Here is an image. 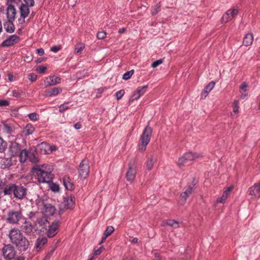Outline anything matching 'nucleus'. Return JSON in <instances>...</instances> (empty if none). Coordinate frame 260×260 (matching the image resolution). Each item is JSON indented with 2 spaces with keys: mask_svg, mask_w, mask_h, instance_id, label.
I'll return each mask as SVG.
<instances>
[{
  "mask_svg": "<svg viewBox=\"0 0 260 260\" xmlns=\"http://www.w3.org/2000/svg\"><path fill=\"white\" fill-rule=\"evenodd\" d=\"M9 236L11 241L20 250H25L27 249L28 242L19 229L16 228L12 229L9 232Z\"/></svg>",
  "mask_w": 260,
  "mask_h": 260,
  "instance_id": "f257e3e1",
  "label": "nucleus"
},
{
  "mask_svg": "<svg viewBox=\"0 0 260 260\" xmlns=\"http://www.w3.org/2000/svg\"><path fill=\"white\" fill-rule=\"evenodd\" d=\"M34 169L36 170L38 180L39 182L49 183L52 181L54 176L52 174L53 168L51 166H49L48 168L44 166L42 168L34 167Z\"/></svg>",
  "mask_w": 260,
  "mask_h": 260,
  "instance_id": "f03ea898",
  "label": "nucleus"
},
{
  "mask_svg": "<svg viewBox=\"0 0 260 260\" xmlns=\"http://www.w3.org/2000/svg\"><path fill=\"white\" fill-rule=\"evenodd\" d=\"M25 219L21 211L10 210L7 215V222L12 224H19V222Z\"/></svg>",
  "mask_w": 260,
  "mask_h": 260,
  "instance_id": "7ed1b4c3",
  "label": "nucleus"
},
{
  "mask_svg": "<svg viewBox=\"0 0 260 260\" xmlns=\"http://www.w3.org/2000/svg\"><path fill=\"white\" fill-rule=\"evenodd\" d=\"M152 133V128L149 125L146 126L141 136L140 143L139 145V150L141 151L145 150L146 146L150 142Z\"/></svg>",
  "mask_w": 260,
  "mask_h": 260,
  "instance_id": "20e7f679",
  "label": "nucleus"
},
{
  "mask_svg": "<svg viewBox=\"0 0 260 260\" xmlns=\"http://www.w3.org/2000/svg\"><path fill=\"white\" fill-rule=\"evenodd\" d=\"M200 155L197 153L188 152L185 153L182 156L178 159V165L181 167L184 165H188L196 158H199Z\"/></svg>",
  "mask_w": 260,
  "mask_h": 260,
  "instance_id": "39448f33",
  "label": "nucleus"
},
{
  "mask_svg": "<svg viewBox=\"0 0 260 260\" xmlns=\"http://www.w3.org/2000/svg\"><path fill=\"white\" fill-rule=\"evenodd\" d=\"M137 164L135 159H132L128 164V169L126 173V180L132 182L134 180L137 174Z\"/></svg>",
  "mask_w": 260,
  "mask_h": 260,
  "instance_id": "423d86ee",
  "label": "nucleus"
},
{
  "mask_svg": "<svg viewBox=\"0 0 260 260\" xmlns=\"http://www.w3.org/2000/svg\"><path fill=\"white\" fill-rule=\"evenodd\" d=\"M79 175L80 177L86 178L89 172V165L88 160L84 159L80 162L78 168Z\"/></svg>",
  "mask_w": 260,
  "mask_h": 260,
  "instance_id": "0eeeda50",
  "label": "nucleus"
},
{
  "mask_svg": "<svg viewBox=\"0 0 260 260\" xmlns=\"http://www.w3.org/2000/svg\"><path fill=\"white\" fill-rule=\"evenodd\" d=\"M60 222L58 220H55L52 222L51 224L48 226L46 229V234L48 237L52 238L55 236L58 232Z\"/></svg>",
  "mask_w": 260,
  "mask_h": 260,
  "instance_id": "6e6552de",
  "label": "nucleus"
},
{
  "mask_svg": "<svg viewBox=\"0 0 260 260\" xmlns=\"http://www.w3.org/2000/svg\"><path fill=\"white\" fill-rule=\"evenodd\" d=\"M2 254L6 259L11 260L15 257L16 255V251L13 246L10 244H8L5 245L3 248Z\"/></svg>",
  "mask_w": 260,
  "mask_h": 260,
  "instance_id": "1a4fd4ad",
  "label": "nucleus"
},
{
  "mask_svg": "<svg viewBox=\"0 0 260 260\" xmlns=\"http://www.w3.org/2000/svg\"><path fill=\"white\" fill-rule=\"evenodd\" d=\"M239 13V9L237 7H233L228 10L225 14H224L221 18V22L222 23H226L231 20L235 17Z\"/></svg>",
  "mask_w": 260,
  "mask_h": 260,
  "instance_id": "9d476101",
  "label": "nucleus"
},
{
  "mask_svg": "<svg viewBox=\"0 0 260 260\" xmlns=\"http://www.w3.org/2000/svg\"><path fill=\"white\" fill-rule=\"evenodd\" d=\"M248 192L252 196V199L257 200L260 198V183L254 184L249 187Z\"/></svg>",
  "mask_w": 260,
  "mask_h": 260,
  "instance_id": "9b49d317",
  "label": "nucleus"
},
{
  "mask_svg": "<svg viewBox=\"0 0 260 260\" xmlns=\"http://www.w3.org/2000/svg\"><path fill=\"white\" fill-rule=\"evenodd\" d=\"M27 190L21 185H15L14 196L19 200H22L26 196Z\"/></svg>",
  "mask_w": 260,
  "mask_h": 260,
  "instance_id": "f8f14e48",
  "label": "nucleus"
},
{
  "mask_svg": "<svg viewBox=\"0 0 260 260\" xmlns=\"http://www.w3.org/2000/svg\"><path fill=\"white\" fill-rule=\"evenodd\" d=\"M56 208L50 204H45L42 209V212L46 217L53 216L56 212Z\"/></svg>",
  "mask_w": 260,
  "mask_h": 260,
  "instance_id": "ddd939ff",
  "label": "nucleus"
},
{
  "mask_svg": "<svg viewBox=\"0 0 260 260\" xmlns=\"http://www.w3.org/2000/svg\"><path fill=\"white\" fill-rule=\"evenodd\" d=\"M9 150L11 156H17L21 150V146L16 142H12L9 145Z\"/></svg>",
  "mask_w": 260,
  "mask_h": 260,
  "instance_id": "4468645a",
  "label": "nucleus"
},
{
  "mask_svg": "<svg viewBox=\"0 0 260 260\" xmlns=\"http://www.w3.org/2000/svg\"><path fill=\"white\" fill-rule=\"evenodd\" d=\"M61 78L55 76H50L44 80V85L46 87L53 86L60 83Z\"/></svg>",
  "mask_w": 260,
  "mask_h": 260,
  "instance_id": "2eb2a0df",
  "label": "nucleus"
},
{
  "mask_svg": "<svg viewBox=\"0 0 260 260\" xmlns=\"http://www.w3.org/2000/svg\"><path fill=\"white\" fill-rule=\"evenodd\" d=\"M20 39L18 36L16 35H12L5 40L1 45L2 47H10L17 43Z\"/></svg>",
  "mask_w": 260,
  "mask_h": 260,
  "instance_id": "dca6fc26",
  "label": "nucleus"
},
{
  "mask_svg": "<svg viewBox=\"0 0 260 260\" xmlns=\"http://www.w3.org/2000/svg\"><path fill=\"white\" fill-rule=\"evenodd\" d=\"M48 239L45 237H40L36 241L35 247L36 251L39 252L44 248L45 245L47 244Z\"/></svg>",
  "mask_w": 260,
  "mask_h": 260,
  "instance_id": "f3484780",
  "label": "nucleus"
},
{
  "mask_svg": "<svg viewBox=\"0 0 260 260\" xmlns=\"http://www.w3.org/2000/svg\"><path fill=\"white\" fill-rule=\"evenodd\" d=\"M194 185V184L192 185V186L189 185L188 188L181 194L180 200L182 204L185 203L187 198L192 193Z\"/></svg>",
  "mask_w": 260,
  "mask_h": 260,
  "instance_id": "a211bd4d",
  "label": "nucleus"
},
{
  "mask_svg": "<svg viewBox=\"0 0 260 260\" xmlns=\"http://www.w3.org/2000/svg\"><path fill=\"white\" fill-rule=\"evenodd\" d=\"M16 14V11L15 7L12 5L8 6L7 9V20H14Z\"/></svg>",
  "mask_w": 260,
  "mask_h": 260,
  "instance_id": "6ab92c4d",
  "label": "nucleus"
},
{
  "mask_svg": "<svg viewBox=\"0 0 260 260\" xmlns=\"http://www.w3.org/2000/svg\"><path fill=\"white\" fill-rule=\"evenodd\" d=\"M29 7H30V6H28L26 4H21L19 7V12L21 18H26L28 17L30 13V10Z\"/></svg>",
  "mask_w": 260,
  "mask_h": 260,
  "instance_id": "aec40b11",
  "label": "nucleus"
},
{
  "mask_svg": "<svg viewBox=\"0 0 260 260\" xmlns=\"http://www.w3.org/2000/svg\"><path fill=\"white\" fill-rule=\"evenodd\" d=\"M24 220V221L21 226L22 230L26 234H30L32 231L33 228H34V226L32 225L30 222L27 221L26 219Z\"/></svg>",
  "mask_w": 260,
  "mask_h": 260,
  "instance_id": "412c9836",
  "label": "nucleus"
},
{
  "mask_svg": "<svg viewBox=\"0 0 260 260\" xmlns=\"http://www.w3.org/2000/svg\"><path fill=\"white\" fill-rule=\"evenodd\" d=\"M40 150L42 153L44 154H49L52 152V151L55 150L54 146L52 147L47 143H42L40 145Z\"/></svg>",
  "mask_w": 260,
  "mask_h": 260,
  "instance_id": "4be33fe9",
  "label": "nucleus"
},
{
  "mask_svg": "<svg viewBox=\"0 0 260 260\" xmlns=\"http://www.w3.org/2000/svg\"><path fill=\"white\" fill-rule=\"evenodd\" d=\"M63 184L65 188L69 190H73L75 188V185L73 182L68 176H65L63 178Z\"/></svg>",
  "mask_w": 260,
  "mask_h": 260,
  "instance_id": "5701e85b",
  "label": "nucleus"
},
{
  "mask_svg": "<svg viewBox=\"0 0 260 260\" xmlns=\"http://www.w3.org/2000/svg\"><path fill=\"white\" fill-rule=\"evenodd\" d=\"M47 224H49L47 220L44 218H37L36 221L34 222V228L36 227V230L39 228L43 229L47 226Z\"/></svg>",
  "mask_w": 260,
  "mask_h": 260,
  "instance_id": "b1692460",
  "label": "nucleus"
},
{
  "mask_svg": "<svg viewBox=\"0 0 260 260\" xmlns=\"http://www.w3.org/2000/svg\"><path fill=\"white\" fill-rule=\"evenodd\" d=\"M14 20H7L4 23V29L8 33H12L15 30V26L13 23Z\"/></svg>",
  "mask_w": 260,
  "mask_h": 260,
  "instance_id": "393cba45",
  "label": "nucleus"
},
{
  "mask_svg": "<svg viewBox=\"0 0 260 260\" xmlns=\"http://www.w3.org/2000/svg\"><path fill=\"white\" fill-rule=\"evenodd\" d=\"M74 196H70L64 201V206L67 209H72L75 205Z\"/></svg>",
  "mask_w": 260,
  "mask_h": 260,
  "instance_id": "a878e982",
  "label": "nucleus"
},
{
  "mask_svg": "<svg viewBox=\"0 0 260 260\" xmlns=\"http://www.w3.org/2000/svg\"><path fill=\"white\" fill-rule=\"evenodd\" d=\"M233 189L232 186H230L223 192L221 197L217 199V203H223L226 200L228 196L230 195L231 190Z\"/></svg>",
  "mask_w": 260,
  "mask_h": 260,
  "instance_id": "bb28decb",
  "label": "nucleus"
},
{
  "mask_svg": "<svg viewBox=\"0 0 260 260\" xmlns=\"http://www.w3.org/2000/svg\"><path fill=\"white\" fill-rule=\"evenodd\" d=\"M253 41V36L252 33L249 32L244 37L243 41V45L245 46H250Z\"/></svg>",
  "mask_w": 260,
  "mask_h": 260,
  "instance_id": "cd10ccee",
  "label": "nucleus"
},
{
  "mask_svg": "<svg viewBox=\"0 0 260 260\" xmlns=\"http://www.w3.org/2000/svg\"><path fill=\"white\" fill-rule=\"evenodd\" d=\"M215 84V82L211 81L207 86H206L204 88V91L202 93V96L203 97L204 96V97L206 98L207 94L214 88Z\"/></svg>",
  "mask_w": 260,
  "mask_h": 260,
  "instance_id": "c85d7f7f",
  "label": "nucleus"
},
{
  "mask_svg": "<svg viewBox=\"0 0 260 260\" xmlns=\"http://www.w3.org/2000/svg\"><path fill=\"white\" fill-rule=\"evenodd\" d=\"M29 152L26 149H23L21 150L19 154H18L19 157V160L21 162L24 163L28 159Z\"/></svg>",
  "mask_w": 260,
  "mask_h": 260,
  "instance_id": "c756f323",
  "label": "nucleus"
},
{
  "mask_svg": "<svg viewBox=\"0 0 260 260\" xmlns=\"http://www.w3.org/2000/svg\"><path fill=\"white\" fill-rule=\"evenodd\" d=\"M12 165L11 158H4L1 161V166L3 169L11 167Z\"/></svg>",
  "mask_w": 260,
  "mask_h": 260,
  "instance_id": "7c9ffc66",
  "label": "nucleus"
},
{
  "mask_svg": "<svg viewBox=\"0 0 260 260\" xmlns=\"http://www.w3.org/2000/svg\"><path fill=\"white\" fill-rule=\"evenodd\" d=\"M156 161V159L153 155H151L148 157L146 161V167L148 170H151L153 167L154 164Z\"/></svg>",
  "mask_w": 260,
  "mask_h": 260,
  "instance_id": "2f4dec72",
  "label": "nucleus"
},
{
  "mask_svg": "<svg viewBox=\"0 0 260 260\" xmlns=\"http://www.w3.org/2000/svg\"><path fill=\"white\" fill-rule=\"evenodd\" d=\"M15 185V184L13 183L6 185L3 190L4 194L5 195H10L12 193L14 194Z\"/></svg>",
  "mask_w": 260,
  "mask_h": 260,
  "instance_id": "473e14b6",
  "label": "nucleus"
},
{
  "mask_svg": "<svg viewBox=\"0 0 260 260\" xmlns=\"http://www.w3.org/2000/svg\"><path fill=\"white\" fill-rule=\"evenodd\" d=\"M114 231V229L112 226H108L104 232V237L102 238V240L101 243L103 242L106 240L107 237L111 235Z\"/></svg>",
  "mask_w": 260,
  "mask_h": 260,
  "instance_id": "72a5a7b5",
  "label": "nucleus"
},
{
  "mask_svg": "<svg viewBox=\"0 0 260 260\" xmlns=\"http://www.w3.org/2000/svg\"><path fill=\"white\" fill-rule=\"evenodd\" d=\"M35 131V127L31 124H27L23 131L24 134L26 135H29L32 134Z\"/></svg>",
  "mask_w": 260,
  "mask_h": 260,
  "instance_id": "f704fd0d",
  "label": "nucleus"
},
{
  "mask_svg": "<svg viewBox=\"0 0 260 260\" xmlns=\"http://www.w3.org/2000/svg\"><path fill=\"white\" fill-rule=\"evenodd\" d=\"M62 89L59 87H54L48 91V95L50 96H56L61 92Z\"/></svg>",
  "mask_w": 260,
  "mask_h": 260,
  "instance_id": "c9c22d12",
  "label": "nucleus"
},
{
  "mask_svg": "<svg viewBox=\"0 0 260 260\" xmlns=\"http://www.w3.org/2000/svg\"><path fill=\"white\" fill-rule=\"evenodd\" d=\"M3 131L7 134H11L13 132V127L12 125L7 123L4 124Z\"/></svg>",
  "mask_w": 260,
  "mask_h": 260,
  "instance_id": "e433bc0d",
  "label": "nucleus"
},
{
  "mask_svg": "<svg viewBox=\"0 0 260 260\" xmlns=\"http://www.w3.org/2000/svg\"><path fill=\"white\" fill-rule=\"evenodd\" d=\"M28 159L32 163H37L39 161L38 158L36 156V154H35L34 152H31L30 151H29V152Z\"/></svg>",
  "mask_w": 260,
  "mask_h": 260,
  "instance_id": "4c0bfd02",
  "label": "nucleus"
},
{
  "mask_svg": "<svg viewBox=\"0 0 260 260\" xmlns=\"http://www.w3.org/2000/svg\"><path fill=\"white\" fill-rule=\"evenodd\" d=\"M161 5L160 3L157 4L155 6L152 7L151 9V14L155 15L157 14L160 11Z\"/></svg>",
  "mask_w": 260,
  "mask_h": 260,
  "instance_id": "58836bf2",
  "label": "nucleus"
},
{
  "mask_svg": "<svg viewBox=\"0 0 260 260\" xmlns=\"http://www.w3.org/2000/svg\"><path fill=\"white\" fill-rule=\"evenodd\" d=\"M7 146V143L0 137V152L5 151Z\"/></svg>",
  "mask_w": 260,
  "mask_h": 260,
  "instance_id": "ea45409f",
  "label": "nucleus"
},
{
  "mask_svg": "<svg viewBox=\"0 0 260 260\" xmlns=\"http://www.w3.org/2000/svg\"><path fill=\"white\" fill-rule=\"evenodd\" d=\"M49 184V187L50 189L53 192H57L59 190V186L57 184L50 182L48 183Z\"/></svg>",
  "mask_w": 260,
  "mask_h": 260,
  "instance_id": "a19ab883",
  "label": "nucleus"
},
{
  "mask_svg": "<svg viewBox=\"0 0 260 260\" xmlns=\"http://www.w3.org/2000/svg\"><path fill=\"white\" fill-rule=\"evenodd\" d=\"M148 88L147 85H144L141 87L138 88L136 91L139 94V95L141 96L143 95L146 91L147 89Z\"/></svg>",
  "mask_w": 260,
  "mask_h": 260,
  "instance_id": "79ce46f5",
  "label": "nucleus"
},
{
  "mask_svg": "<svg viewBox=\"0 0 260 260\" xmlns=\"http://www.w3.org/2000/svg\"><path fill=\"white\" fill-rule=\"evenodd\" d=\"M166 224L168 225L174 226L175 228L179 227L178 222L175 220H168L166 222Z\"/></svg>",
  "mask_w": 260,
  "mask_h": 260,
  "instance_id": "37998d69",
  "label": "nucleus"
},
{
  "mask_svg": "<svg viewBox=\"0 0 260 260\" xmlns=\"http://www.w3.org/2000/svg\"><path fill=\"white\" fill-rule=\"evenodd\" d=\"M22 95V91L19 89H15L12 91V95L14 97L20 98Z\"/></svg>",
  "mask_w": 260,
  "mask_h": 260,
  "instance_id": "c03bdc74",
  "label": "nucleus"
},
{
  "mask_svg": "<svg viewBox=\"0 0 260 260\" xmlns=\"http://www.w3.org/2000/svg\"><path fill=\"white\" fill-rule=\"evenodd\" d=\"M239 103V101L238 100L234 101L233 105V112L235 114H237L239 113V107L238 106Z\"/></svg>",
  "mask_w": 260,
  "mask_h": 260,
  "instance_id": "a18cd8bd",
  "label": "nucleus"
},
{
  "mask_svg": "<svg viewBox=\"0 0 260 260\" xmlns=\"http://www.w3.org/2000/svg\"><path fill=\"white\" fill-rule=\"evenodd\" d=\"M134 70H132L130 71L125 73L123 75L122 78L125 80L129 79L132 76V75L134 74Z\"/></svg>",
  "mask_w": 260,
  "mask_h": 260,
  "instance_id": "49530a36",
  "label": "nucleus"
},
{
  "mask_svg": "<svg viewBox=\"0 0 260 260\" xmlns=\"http://www.w3.org/2000/svg\"><path fill=\"white\" fill-rule=\"evenodd\" d=\"M28 117L31 120L37 121L39 119V116L36 113H31L28 115Z\"/></svg>",
  "mask_w": 260,
  "mask_h": 260,
  "instance_id": "de8ad7c7",
  "label": "nucleus"
},
{
  "mask_svg": "<svg viewBox=\"0 0 260 260\" xmlns=\"http://www.w3.org/2000/svg\"><path fill=\"white\" fill-rule=\"evenodd\" d=\"M68 103H64L59 107V111L60 112H63L64 111L68 110L69 108V106L68 105Z\"/></svg>",
  "mask_w": 260,
  "mask_h": 260,
  "instance_id": "09e8293b",
  "label": "nucleus"
},
{
  "mask_svg": "<svg viewBox=\"0 0 260 260\" xmlns=\"http://www.w3.org/2000/svg\"><path fill=\"white\" fill-rule=\"evenodd\" d=\"M106 37V32L104 31L98 32L96 37L98 39H104Z\"/></svg>",
  "mask_w": 260,
  "mask_h": 260,
  "instance_id": "8fccbe9b",
  "label": "nucleus"
},
{
  "mask_svg": "<svg viewBox=\"0 0 260 260\" xmlns=\"http://www.w3.org/2000/svg\"><path fill=\"white\" fill-rule=\"evenodd\" d=\"M248 84L246 82H243L240 86V92H247Z\"/></svg>",
  "mask_w": 260,
  "mask_h": 260,
  "instance_id": "3c124183",
  "label": "nucleus"
},
{
  "mask_svg": "<svg viewBox=\"0 0 260 260\" xmlns=\"http://www.w3.org/2000/svg\"><path fill=\"white\" fill-rule=\"evenodd\" d=\"M162 62H163V59H158V60L154 61L151 64V67L153 68H155L157 67V66H158L159 65H160V64H161Z\"/></svg>",
  "mask_w": 260,
  "mask_h": 260,
  "instance_id": "603ef678",
  "label": "nucleus"
},
{
  "mask_svg": "<svg viewBox=\"0 0 260 260\" xmlns=\"http://www.w3.org/2000/svg\"><path fill=\"white\" fill-rule=\"evenodd\" d=\"M124 94V90L123 89H121L117 91L116 93V98L117 100H119L122 98L123 95Z\"/></svg>",
  "mask_w": 260,
  "mask_h": 260,
  "instance_id": "864d4df0",
  "label": "nucleus"
},
{
  "mask_svg": "<svg viewBox=\"0 0 260 260\" xmlns=\"http://www.w3.org/2000/svg\"><path fill=\"white\" fill-rule=\"evenodd\" d=\"M37 76L35 73H30L28 75V79L29 81L34 82L37 80Z\"/></svg>",
  "mask_w": 260,
  "mask_h": 260,
  "instance_id": "5fc2aeb1",
  "label": "nucleus"
},
{
  "mask_svg": "<svg viewBox=\"0 0 260 260\" xmlns=\"http://www.w3.org/2000/svg\"><path fill=\"white\" fill-rule=\"evenodd\" d=\"M24 3L22 4H26L30 7H33L35 5L34 0H23Z\"/></svg>",
  "mask_w": 260,
  "mask_h": 260,
  "instance_id": "6e6d98bb",
  "label": "nucleus"
},
{
  "mask_svg": "<svg viewBox=\"0 0 260 260\" xmlns=\"http://www.w3.org/2000/svg\"><path fill=\"white\" fill-rule=\"evenodd\" d=\"M46 69H47V68L45 66H40L37 68V71L38 73H39L40 74H42V73H45Z\"/></svg>",
  "mask_w": 260,
  "mask_h": 260,
  "instance_id": "4d7b16f0",
  "label": "nucleus"
},
{
  "mask_svg": "<svg viewBox=\"0 0 260 260\" xmlns=\"http://www.w3.org/2000/svg\"><path fill=\"white\" fill-rule=\"evenodd\" d=\"M141 96L138 93L137 91H136L132 96L130 99L131 101H133L134 100H138Z\"/></svg>",
  "mask_w": 260,
  "mask_h": 260,
  "instance_id": "13d9d810",
  "label": "nucleus"
},
{
  "mask_svg": "<svg viewBox=\"0 0 260 260\" xmlns=\"http://www.w3.org/2000/svg\"><path fill=\"white\" fill-rule=\"evenodd\" d=\"M54 251V249H52L51 250L49 251L47 255H46L45 257L44 258V260H48L49 259L50 257L52 255L53 252Z\"/></svg>",
  "mask_w": 260,
  "mask_h": 260,
  "instance_id": "bf43d9fd",
  "label": "nucleus"
},
{
  "mask_svg": "<svg viewBox=\"0 0 260 260\" xmlns=\"http://www.w3.org/2000/svg\"><path fill=\"white\" fill-rule=\"evenodd\" d=\"M9 105V102L7 100H0V106H7Z\"/></svg>",
  "mask_w": 260,
  "mask_h": 260,
  "instance_id": "052dcab7",
  "label": "nucleus"
},
{
  "mask_svg": "<svg viewBox=\"0 0 260 260\" xmlns=\"http://www.w3.org/2000/svg\"><path fill=\"white\" fill-rule=\"evenodd\" d=\"M104 249L103 247H100L98 249L96 250L94 252V256L100 255Z\"/></svg>",
  "mask_w": 260,
  "mask_h": 260,
  "instance_id": "680f3d73",
  "label": "nucleus"
},
{
  "mask_svg": "<svg viewBox=\"0 0 260 260\" xmlns=\"http://www.w3.org/2000/svg\"><path fill=\"white\" fill-rule=\"evenodd\" d=\"M8 79L10 82H12L15 80V78L12 73H9L8 74Z\"/></svg>",
  "mask_w": 260,
  "mask_h": 260,
  "instance_id": "e2e57ef3",
  "label": "nucleus"
},
{
  "mask_svg": "<svg viewBox=\"0 0 260 260\" xmlns=\"http://www.w3.org/2000/svg\"><path fill=\"white\" fill-rule=\"evenodd\" d=\"M85 45L84 44L81 43L77 44L75 47V49H84Z\"/></svg>",
  "mask_w": 260,
  "mask_h": 260,
  "instance_id": "0e129e2a",
  "label": "nucleus"
},
{
  "mask_svg": "<svg viewBox=\"0 0 260 260\" xmlns=\"http://www.w3.org/2000/svg\"><path fill=\"white\" fill-rule=\"evenodd\" d=\"M241 94L240 98L242 99H244L248 95L247 92L242 91V92H241Z\"/></svg>",
  "mask_w": 260,
  "mask_h": 260,
  "instance_id": "69168bd1",
  "label": "nucleus"
},
{
  "mask_svg": "<svg viewBox=\"0 0 260 260\" xmlns=\"http://www.w3.org/2000/svg\"><path fill=\"white\" fill-rule=\"evenodd\" d=\"M74 127L77 129H79L80 128H81L82 127V125L81 124V123L80 122H77L76 123H75L74 125Z\"/></svg>",
  "mask_w": 260,
  "mask_h": 260,
  "instance_id": "338daca9",
  "label": "nucleus"
},
{
  "mask_svg": "<svg viewBox=\"0 0 260 260\" xmlns=\"http://www.w3.org/2000/svg\"><path fill=\"white\" fill-rule=\"evenodd\" d=\"M38 54L41 56L44 54V50H37Z\"/></svg>",
  "mask_w": 260,
  "mask_h": 260,
  "instance_id": "774afa93",
  "label": "nucleus"
}]
</instances>
